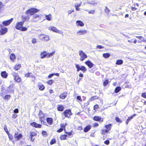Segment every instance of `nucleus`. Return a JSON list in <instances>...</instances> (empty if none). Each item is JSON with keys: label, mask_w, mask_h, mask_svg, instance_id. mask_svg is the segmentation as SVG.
Instances as JSON below:
<instances>
[{"label": "nucleus", "mask_w": 146, "mask_h": 146, "mask_svg": "<svg viewBox=\"0 0 146 146\" xmlns=\"http://www.w3.org/2000/svg\"><path fill=\"white\" fill-rule=\"evenodd\" d=\"M30 135L29 138L31 141L33 142L34 141V138L33 139V137L36 136L37 135V133L35 132H31L30 133Z\"/></svg>", "instance_id": "19"}, {"label": "nucleus", "mask_w": 146, "mask_h": 146, "mask_svg": "<svg viewBox=\"0 0 146 146\" xmlns=\"http://www.w3.org/2000/svg\"><path fill=\"white\" fill-rule=\"evenodd\" d=\"M14 136L15 141H17L21 139L22 138L23 136L21 134L17 132L15 133Z\"/></svg>", "instance_id": "15"}, {"label": "nucleus", "mask_w": 146, "mask_h": 146, "mask_svg": "<svg viewBox=\"0 0 146 146\" xmlns=\"http://www.w3.org/2000/svg\"><path fill=\"white\" fill-rule=\"evenodd\" d=\"M4 130L6 132L7 134L9 133V132L8 131V130L7 129V127L6 126H5L4 127Z\"/></svg>", "instance_id": "52"}, {"label": "nucleus", "mask_w": 146, "mask_h": 146, "mask_svg": "<svg viewBox=\"0 0 146 146\" xmlns=\"http://www.w3.org/2000/svg\"><path fill=\"white\" fill-rule=\"evenodd\" d=\"M49 29L50 31H52L55 33H58L61 34H63V32L62 31H60L56 27L54 26H51L50 27Z\"/></svg>", "instance_id": "11"}, {"label": "nucleus", "mask_w": 146, "mask_h": 146, "mask_svg": "<svg viewBox=\"0 0 146 146\" xmlns=\"http://www.w3.org/2000/svg\"><path fill=\"white\" fill-rule=\"evenodd\" d=\"M62 114L66 117L70 118L71 116L73 115L71 110L70 109L65 110L62 113Z\"/></svg>", "instance_id": "6"}, {"label": "nucleus", "mask_w": 146, "mask_h": 146, "mask_svg": "<svg viewBox=\"0 0 146 146\" xmlns=\"http://www.w3.org/2000/svg\"><path fill=\"white\" fill-rule=\"evenodd\" d=\"M93 119L95 121H98L99 122H102L104 121V118H102L100 116L97 115L94 116L93 118Z\"/></svg>", "instance_id": "14"}, {"label": "nucleus", "mask_w": 146, "mask_h": 146, "mask_svg": "<svg viewBox=\"0 0 146 146\" xmlns=\"http://www.w3.org/2000/svg\"><path fill=\"white\" fill-rule=\"evenodd\" d=\"M131 8L133 11H135L137 9V8L135 7H131Z\"/></svg>", "instance_id": "58"}, {"label": "nucleus", "mask_w": 146, "mask_h": 146, "mask_svg": "<svg viewBox=\"0 0 146 146\" xmlns=\"http://www.w3.org/2000/svg\"><path fill=\"white\" fill-rule=\"evenodd\" d=\"M9 138L10 141H12L13 143H14L15 142V141H12V140L13 139V135L10 133H9L7 134Z\"/></svg>", "instance_id": "33"}, {"label": "nucleus", "mask_w": 146, "mask_h": 146, "mask_svg": "<svg viewBox=\"0 0 146 146\" xmlns=\"http://www.w3.org/2000/svg\"><path fill=\"white\" fill-rule=\"evenodd\" d=\"M41 133L42 135L44 137H46L48 135V134L46 131H42Z\"/></svg>", "instance_id": "43"}, {"label": "nucleus", "mask_w": 146, "mask_h": 146, "mask_svg": "<svg viewBox=\"0 0 146 146\" xmlns=\"http://www.w3.org/2000/svg\"><path fill=\"white\" fill-rule=\"evenodd\" d=\"M67 125V123H61L60 124V128L57 131L58 133H60L62 132L63 130L66 131V127Z\"/></svg>", "instance_id": "12"}, {"label": "nucleus", "mask_w": 146, "mask_h": 146, "mask_svg": "<svg viewBox=\"0 0 146 146\" xmlns=\"http://www.w3.org/2000/svg\"><path fill=\"white\" fill-rule=\"evenodd\" d=\"M0 27H2L0 29V35H3L7 32V28L6 27H3L2 25H0Z\"/></svg>", "instance_id": "13"}, {"label": "nucleus", "mask_w": 146, "mask_h": 146, "mask_svg": "<svg viewBox=\"0 0 146 146\" xmlns=\"http://www.w3.org/2000/svg\"><path fill=\"white\" fill-rule=\"evenodd\" d=\"M31 72H28L26 74H25V76L27 78L29 77H30L33 78L34 77V76L33 75H32L31 76Z\"/></svg>", "instance_id": "37"}, {"label": "nucleus", "mask_w": 146, "mask_h": 146, "mask_svg": "<svg viewBox=\"0 0 146 146\" xmlns=\"http://www.w3.org/2000/svg\"><path fill=\"white\" fill-rule=\"evenodd\" d=\"M53 82L54 81L53 80L50 79L47 81V83L49 85H51L53 83Z\"/></svg>", "instance_id": "47"}, {"label": "nucleus", "mask_w": 146, "mask_h": 146, "mask_svg": "<svg viewBox=\"0 0 146 146\" xmlns=\"http://www.w3.org/2000/svg\"><path fill=\"white\" fill-rule=\"evenodd\" d=\"M64 109V107L63 105H58L57 107V110L59 111H62Z\"/></svg>", "instance_id": "31"}, {"label": "nucleus", "mask_w": 146, "mask_h": 146, "mask_svg": "<svg viewBox=\"0 0 146 146\" xmlns=\"http://www.w3.org/2000/svg\"><path fill=\"white\" fill-rule=\"evenodd\" d=\"M32 42L33 44H35L37 42L36 39L35 38H33Z\"/></svg>", "instance_id": "56"}, {"label": "nucleus", "mask_w": 146, "mask_h": 146, "mask_svg": "<svg viewBox=\"0 0 146 146\" xmlns=\"http://www.w3.org/2000/svg\"><path fill=\"white\" fill-rule=\"evenodd\" d=\"M74 12V10H68L67 11V13H68V15H69L70 14H71L72 12Z\"/></svg>", "instance_id": "59"}, {"label": "nucleus", "mask_w": 146, "mask_h": 146, "mask_svg": "<svg viewBox=\"0 0 146 146\" xmlns=\"http://www.w3.org/2000/svg\"><path fill=\"white\" fill-rule=\"evenodd\" d=\"M11 97V96L10 95H6L4 97L3 99L5 100H8Z\"/></svg>", "instance_id": "44"}, {"label": "nucleus", "mask_w": 146, "mask_h": 146, "mask_svg": "<svg viewBox=\"0 0 146 146\" xmlns=\"http://www.w3.org/2000/svg\"><path fill=\"white\" fill-rule=\"evenodd\" d=\"M79 53L80 56V60L81 61H83L87 58V55L82 50H79Z\"/></svg>", "instance_id": "8"}, {"label": "nucleus", "mask_w": 146, "mask_h": 146, "mask_svg": "<svg viewBox=\"0 0 146 146\" xmlns=\"http://www.w3.org/2000/svg\"><path fill=\"white\" fill-rule=\"evenodd\" d=\"M14 78V80L15 82L19 83L21 82L22 79L19 76L18 73L14 72L13 75Z\"/></svg>", "instance_id": "10"}, {"label": "nucleus", "mask_w": 146, "mask_h": 146, "mask_svg": "<svg viewBox=\"0 0 146 146\" xmlns=\"http://www.w3.org/2000/svg\"><path fill=\"white\" fill-rule=\"evenodd\" d=\"M77 129L79 131H81L82 130L83 128L81 126H79L78 127Z\"/></svg>", "instance_id": "63"}, {"label": "nucleus", "mask_w": 146, "mask_h": 146, "mask_svg": "<svg viewBox=\"0 0 146 146\" xmlns=\"http://www.w3.org/2000/svg\"><path fill=\"white\" fill-rule=\"evenodd\" d=\"M76 25L77 26H80L82 27L84 26V23L81 21L77 20L76 22Z\"/></svg>", "instance_id": "25"}, {"label": "nucleus", "mask_w": 146, "mask_h": 146, "mask_svg": "<svg viewBox=\"0 0 146 146\" xmlns=\"http://www.w3.org/2000/svg\"><path fill=\"white\" fill-rule=\"evenodd\" d=\"M110 143V141L108 140H106L104 142V143L106 145H108Z\"/></svg>", "instance_id": "57"}, {"label": "nucleus", "mask_w": 146, "mask_h": 146, "mask_svg": "<svg viewBox=\"0 0 146 146\" xmlns=\"http://www.w3.org/2000/svg\"><path fill=\"white\" fill-rule=\"evenodd\" d=\"M56 140L55 138H53L52 139L50 143V145H52L56 143Z\"/></svg>", "instance_id": "36"}, {"label": "nucleus", "mask_w": 146, "mask_h": 146, "mask_svg": "<svg viewBox=\"0 0 146 146\" xmlns=\"http://www.w3.org/2000/svg\"><path fill=\"white\" fill-rule=\"evenodd\" d=\"M76 98L80 102L82 101V100L81 98V97L80 96H77L76 97Z\"/></svg>", "instance_id": "54"}, {"label": "nucleus", "mask_w": 146, "mask_h": 146, "mask_svg": "<svg viewBox=\"0 0 146 146\" xmlns=\"http://www.w3.org/2000/svg\"><path fill=\"white\" fill-rule=\"evenodd\" d=\"M46 114L41 110H39L38 115L39 121L41 123H43L44 125L45 123L44 121L45 120Z\"/></svg>", "instance_id": "5"}, {"label": "nucleus", "mask_w": 146, "mask_h": 146, "mask_svg": "<svg viewBox=\"0 0 146 146\" xmlns=\"http://www.w3.org/2000/svg\"><path fill=\"white\" fill-rule=\"evenodd\" d=\"M10 58L13 62H14L16 59L15 54L13 53H11L10 55Z\"/></svg>", "instance_id": "28"}, {"label": "nucleus", "mask_w": 146, "mask_h": 146, "mask_svg": "<svg viewBox=\"0 0 146 146\" xmlns=\"http://www.w3.org/2000/svg\"><path fill=\"white\" fill-rule=\"evenodd\" d=\"M136 115V114H134L131 116L128 117V118L126 119V125H127L129 121L132 119L133 117L135 116Z\"/></svg>", "instance_id": "24"}, {"label": "nucleus", "mask_w": 146, "mask_h": 146, "mask_svg": "<svg viewBox=\"0 0 146 146\" xmlns=\"http://www.w3.org/2000/svg\"><path fill=\"white\" fill-rule=\"evenodd\" d=\"M76 4H77V3H76V4L75 5L74 7L75 8L76 10V11H79V10H80V8H79L78 7H77L76 6Z\"/></svg>", "instance_id": "64"}, {"label": "nucleus", "mask_w": 146, "mask_h": 146, "mask_svg": "<svg viewBox=\"0 0 146 146\" xmlns=\"http://www.w3.org/2000/svg\"><path fill=\"white\" fill-rule=\"evenodd\" d=\"M54 75H56L57 76H59V74L58 73L50 74L48 75V78H50Z\"/></svg>", "instance_id": "34"}, {"label": "nucleus", "mask_w": 146, "mask_h": 146, "mask_svg": "<svg viewBox=\"0 0 146 146\" xmlns=\"http://www.w3.org/2000/svg\"><path fill=\"white\" fill-rule=\"evenodd\" d=\"M39 10L34 8H32L28 9L25 13L26 15L29 17L34 15L35 13L39 11Z\"/></svg>", "instance_id": "4"}, {"label": "nucleus", "mask_w": 146, "mask_h": 146, "mask_svg": "<svg viewBox=\"0 0 146 146\" xmlns=\"http://www.w3.org/2000/svg\"><path fill=\"white\" fill-rule=\"evenodd\" d=\"M46 119L48 125H51L53 124V120L52 117H47Z\"/></svg>", "instance_id": "18"}, {"label": "nucleus", "mask_w": 146, "mask_h": 146, "mask_svg": "<svg viewBox=\"0 0 146 146\" xmlns=\"http://www.w3.org/2000/svg\"><path fill=\"white\" fill-rule=\"evenodd\" d=\"M121 90V88L120 86H117L116 87L114 90V92L116 93H118Z\"/></svg>", "instance_id": "38"}, {"label": "nucleus", "mask_w": 146, "mask_h": 146, "mask_svg": "<svg viewBox=\"0 0 146 146\" xmlns=\"http://www.w3.org/2000/svg\"><path fill=\"white\" fill-rule=\"evenodd\" d=\"M30 125L32 127L35 128H40L42 127V125L40 124H38L35 122H33L30 123Z\"/></svg>", "instance_id": "16"}, {"label": "nucleus", "mask_w": 146, "mask_h": 146, "mask_svg": "<svg viewBox=\"0 0 146 146\" xmlns=\"http://www.w3.org/2000/svg\"><path fill=\"white\" fill-rule=\"evenodd\" d=\"M91 126L90 125H88L86 126L84 129L83 131L85 133L87 132L91 128Z\"/></svg>", "instance_id": "23"}, {"label": "nucleus", "mask_w": 146, "mask_h": 146, "mask_svg": "<svg viewBox=\"0 0 146 146\" xmlns=\"http://www.w3.org/2000/svg\"><path fill=\"white\" fill-rule=\"evenodd\" d=\"M45 17L46 18V19H47L48 21H50L51 20V15L50 14L46 15L45 16Z\"/></svg>", "instance_id": "46"}, {"label": "nucleus", "mask_w": 146, "mask_h": 146, "mask_svg": "<svg viewBox=\"0 0 146 146\" xmlns=\"http://www.w3.org/2000/svg\"><path fill=\"white\" fill-rule=\"evenodd\" d=\"M136 38H138L139 39H141L142 38H143V40H141V41H138L139 42L141 43V42H146V39L145 38H143V37L141 36H135Z\"/></svg>", "instance_id": "30"}, {"label": "nucleus", "mask_w": 146, "mask_h": 146, "mask_svg": "<svg viewBox=\"0 0 146 146\" xmlns=\"http://www.w3.org/2000/svg\"><path fill=\"white\" fill-rule=\"evenodd\" d=\"M55 53V51H53L50 53H48L45 51H44L41 52L40 57L41 59H43L45 57L49 58L51 57Z\"/></svg>", "instance_id": "2"}, {"label": "nucleus", "mask_w": 146, "mask_h": 146, "mask_svg": "<svg viewBox=\"0 0 146 146\" xmlns=\"http://www.w3.org/2000/svg\"><path fill=\"white\" fill-rule=\"evenodd\" d=\"M21 17L22 19V20L23 21H24H24L26 20L27 19L29 20V17L28 16L26 17L24 15H22Z\"/></svg>", "instance_id": "39"}, {"label": "nucleus", "mask_w": 146, "mask_h": 146, "mask_svg": "<svg viewBox=\"0 0 146 146\" xmlns=\"http://www.w3.org/2000/svg\"><path fill=\"white\" fill-rule=\"evenodd\" d=\"M4 5L1 2H0V11L2 10L3 8Z\"/></svg>", "instance_id": "48"}, {"label": "nucleus", "mask_w": 146, "mask_h": 146, "mask_svg": "<svg viewBox=\"0 0 146 146\" xmlns=\"http://www.w3.org/2000/svg\"><path fill=\"white\" fill-rule=\"evenodd\" d=\"M67 95L68 94L67 92H64L59 96V98L61 99L64 100L67 97Z\"/></svg>", "instance_id": "22"}, {"label": "nucleus", "mask_w": 146, "mask_h": 146, "mask_svg": "<svg viewBox=\"0 0 146 146\" xmlns=\"http://www.w3.org/2000/svg\"><path fill=\"white\" fill-rule=\"evenodd\" d=\"M112 125V124L110 123L108 124L105 125L104 127L105 128V129H102L100 132L101 134L102 135H104L106 133H109L110 131L111 130Z\"/></svg>", "instance_id": "1"}, {"label": "nucleus", "mask_w": 146, "mask_h": 146, "mask_svg": "<svg viewBox=\"0 0 146 146\" xmlns=\"http://www.w3.org/2000/svg\"><path fill=\"white\" fill-rule=\"evenodd\" d=\"M110 54L108 53H105L103 54V57L106 58H108L110 56Z\"/></svg>", "instance_id": "42"}, {"label": "nucleus", "mask_w": 146, "mask_h": 146, "mask_svg": "<svg viewBox=\"0 0 146 146\" xmlns=\"http://www.w3.org/2000/svg\"><path fill=\"white\" fill-rule=\"evenodd\" d=\"M72 131H71L70 132H65V133H66L68 136L70 137L72 135Z\"/></svg>", "instance_id": "49"}, {"label": "nucleus", "mask_w": 146, "mask_h": 146, "mask_svg": "<svg viewBox=\"0 0 146 146\" xmlns=\"http://www.w3.org/2000/svg\"><path fill=\"white\" fill-rule=\"evenodd\" d=\"M99 108V106L98 104H96L94 105L93 107V109L94 110H96L98 108Z\"/></svg>", "instance_id": "53"}, {"label": "nucleus", "mask_w": 146, "mask_h": 146, "mask_svg": "<svg viewBox=\"0 0 146 146\" xmlns=\"http://www.w3.org/2000/svg\"><path fill=\"white\" fill-rule=\"evenodd\" d=\"M1 75L2 78H7L8 76V74L5 71H3L1 72Z\"/></svg>", "instance_id": "21"}, {"label": "nucleus", "mask_w": 146, "mask_h": 146, "mask_svg": "<svg viewBox=\"0 0 146 146\" xmlns=\"http://www.w3.org/2000/svg\"><path fill=\"white\" fill-rule=\"evenodd\" d=\"M38 86L39 89L41 91L44 90L45 88V87L44 85L41 83H39L38 84Z\"/></svg>", "instance_id": "29"}, {"label": "nucleus", "mask_w": 146, "mask_h": 146, "mask_svg": "<svg viewBox=\"0 0 146 146\" xmlns=\"http://www.w3.org/2000/svg\"><path fill=\"white\" fill-rule=\"evenodd\" d=\"M115 119L117 123H121L122 122V121L120 118L117 117H115Z\"/></svg>", "instance_id": "41"}, {"label": "nucleus", "mask_w": 146, "mask_h": 146, "mask_svg": "<svg viewBox=\"0 0 146 146\" xmlns=\"http://www.w3.org/2000/svg\"><path fill=\"white\" fill-rule=\"evenodd\" d=\"M21 67V64H16L13 68V69L15 70H18Z\"/></svg>", "instance_id": "32"}, {"label": "nucleus", "mask_w": 146, "mask_h": 146, "mask_svg": "<svg viewBox=\"0 0 146 146\" xmlns=\"http://www.w3.org/2000/svg\"><path fill=\"white\" fill-rule=\"evenodd\" d=\"M105 11L106 13H108L110 12V11L109 9L107 7H106L105 9Z\"/></svg>", "instance_id": "51"}, {"label": "nucleus", "mask_w": 146, "mask_h": 146, "mask_svg": "<svg viewBox=\"0 0 146 146\" xmlns=\"http://www.w3.org/2000/svg\"><path fill=\"white\" fill-rule=\"evenodd\" d=\"M75 67L77 69V71L79 72L80 70L82 71L83 72H85L87 70V69L84 66H80L79 64H76Z\"/></svg>", "instance_id": "7"}, {"label": "nucleus", "mask_w": 146, "mask_h": 146, "mask_svg": "<svg viewBox=\"0 0 146 146\" xmlns=\"http://www.w3.org/2000/svg\"><path fill=\"white\" fill-rule=\"evenodd\" d=\"M17 115L15 114H13L12 115V118L14 119L16 118L17 117Z\"/></svg>", "instance_id": "62"}, {"label": "nucleus", "mask_w": 146, "mask_h": 146, "mask_svg": "<svg viewBox=\"0 0 146 146\" xmlns=\"http://www.w3.org/2000/svg\"><path fill=\"white\" fill-rule=\"evenodd\" d=\"M38 37L40 40L44 41H47L50 39L49 36L44 34H40L39 35Z\"/></svg>", "instance_id": "9"}, {"label": "nucleus", "mask_w": 146, "mask_h": 146, "mask_svg": "<svg viewBox=\"0 0 146 146\" xmlns=\"http://www.w3.org/2000/svg\"><path fill=\"white\" fill-rule=\"evenodd\" d=\"M109 82V80L108 79L106 80L103 82V84L104 86H106Z\"/></svg>", "instance_id": "45"}, {"label": "nucleus", "mask_w": 146, "mask_h": 146, "mask_svg": "<svg viewBox=\"0 0 146 146\" xmlns=\"http://www.w3.org/2000/svg\"><path fill=\"white\" fill-rule=\"evenodd\" d=\"M87 31L86 30H79L77 33V34L78 35H83L87 33Z\"/></svg>", "instance_id": "26"}, {"label": "nucleus", "mask_w": 146, "mask_h": 146, "mask_svg": "<svg viewBox=\"0 0 146 146\" xmlns=\"http://www.w3.org/2000/svg\"><path fill=\"white\" fill-rule=\"evenodd\" d=\"M24 21H21L17 23L15 25V29L21 31H25L27 29V28L26 27H23Z\"/></svg>", "instance_id": "3"}, {"label": "nucleus", "mask_w": 146, "mask_h": 146, "mask_svg": "<svg viewBox=\"0 0 146 146\" xmlns=\"http://www.w3.org/2000/svg\"><path fill=\"white\" fill-rule=\"evenodd\" d=\"M99 97L97 96H92L88 100V102H90L91 101H93L95 100L98 99H99Z\"/></svg>", "instance_id": "27"}, {"label": "nucleus", "mask_w": 146, "mask_h": 146, "mask_svg": "<svg viewBox=\"0 0 146 146\" xmlns=\"http://www.w3.org/2000/svg\"><path fill=\"white\" fill-rule=\"evenodd\" d=\"M123 63V61L122 60L119 59L116 60L115 64L117 65H120L122 64Z\"/></svg>", "instance_id": "35"}, {"label": "nucleus", "mask_w": 146, "mask_h": 146, "mask_svg": "<svg viewBox=\"0 0 146 146\" xmlns=\"http://www.w3.org/2000/svg\"><path fill=\"white\" fill-rule=\"evenodd\" d=\"M99 125V124L97 122H95L93 124V127H97Z\"/></svg>", "instance_id": "55"}, {"label": "nucleus", "mask_w": 146, "mask_h": 146, "mask_svg": "<svg viewBox=\"0 0 146 146\" xmlns=\"http://www.w3.org/2000/svg\"><path fill=\"white\" fill-rule=\"evenodd\" d=\"M141 96L143 98L146 99V93L145 92H143L141 94Z\"/></svg>", "instance_id": "50"}, {"label": "nucleus", "mask_w": 146, "mask_h": 146, "mask_svg": "<svg viewBox=\"0 0 146 146\" xmlns=\"http://www.w3.org/2000/svg\"><path fill=\"white\" fill-rule=\"evenodd\" d=\"M13 18H11L10 19L4 21L2 23L3 25L4 26H7L9 25L13 21Z\"/></svg>", "instance_id": "17"}, {"label": "nucleus", "mask_w": 146, "mask_h": 146, "mask_svg": "<svg viewBox=\"0 0 146 146\" xmlns=\"http://www.w3.org/2000/svg\"><path fill=\"white\" fill-rule=\"evenodd\" d=\"M67 135L65 134L62 135H60V139L61 140H64L66 139Z\"/></svg>", "instance_id": "40"}, {"label": "nucleus", "mask_w": 146, "mask_h": 146, "mask_svg": "<svg viewBox=\"0 0 146 146\" xmlns=\"http://www.w3.org/2000/svg\"><path fill=\"white\" fill-rule=\"evenodd\" d=\"M19 111L18 108H16L13 110V112L15 113H17L19 112Z\"/></svg>", "instance_id": "60"}, {"label": "nucleus", "mask_w": 146, "mask_h": 146, "mask_svg": "<svg viewBox=\"0 0 146 146\" xmlns=\"http://www.w3.org/2000/svg\"><path fill=\"white\" fill-rule=\"evenodd\" d=\"M85 63L90 68H92L94 66V64L89 60H87L85 62Z\"/></svg>", "instance_id": "20"}, {"label": "nucleus", "mask_w": 146, "mask_h": 146, "mask_svg": "<svg viewBox=\"0 0 146 146\" xmlns=\"http://www.w3.org/2000/svg\"><path fill=\"white\" fill-rule=\"evenodd\" d=\"M95 11L94 10H92L88 11V13L89 14H94L95 13Z\"/></svg>", "instance_id": "61"}]
</instances>
